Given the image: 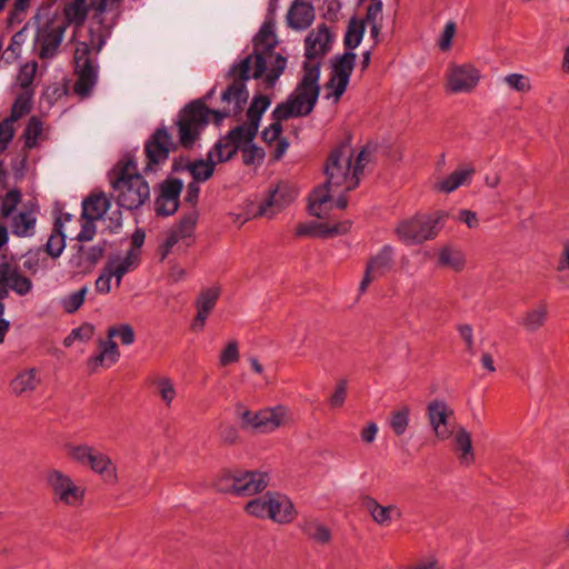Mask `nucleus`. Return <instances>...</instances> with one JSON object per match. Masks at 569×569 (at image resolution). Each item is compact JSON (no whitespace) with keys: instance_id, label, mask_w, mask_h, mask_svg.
Here are the masks:
<instances>
[{"instance_id":"nucleus-1","label":"nucleus","mask_w":569,"mask_h":569,"mask_svg":"<svg viewBox=\"0 0 569 569\" xmlns=\"http://www.w3.org/2000/svg\"><path fill=\"white\" fill-rule=\"evenodd\" d=\"M122 0H90L94 11L92 23L82 40L76 42L73 61L77 81L73 91L88 98L98 82L99 64L97 57L111 37L122 13Z\"/></svg>"},{"instance_id":"nucleus-2","label":"nucleus","mask_w":569,"mask_h":569,"mask_svg":"<svg viewBox=\"0 0 569 569\" xmlns=\"http://www.w3.org/2000/svg\"><path fill=\"white\" fill-rule=\"evenodd\" d=\"M232 82L221 94L222 102L227 106L221 110L209 109L202 99H197L186 104L179 112L176 124L180 144L191 149L199 139L201 132L209 123V116L212 114L214 123L219 126L224 118L237 116L248 101L249 92L247 80L239 77H231Z\"/></svg>"},{"instance_id":"nucleus-3","label":"nucleus","mask_w":569,"mask_h":569,"mask_svg":"<svg viewBox=\"0 0 569 569\" xmlns=\"http://www.w3.org/2000/svg\"><path fill=\"white\" fill-rule=\"evenodd\" d=\"M352 156V148L348 143H341L330 152L325 166L327 180L309 196L308 211L311 216L326 218L328 203L331 201L330 187H343L345 191H351L359 186L369 156L367 150L362 149L353 166Z\"/></svg>"},{"instance_id":"nucleus-4","label":"nucleus","mask_w":569,"mask_h":569,"mask_svg":"<svg viewBox=\"0 0 569 569\" xmlns=\"http://www.w3.org/2000/svg\"><path fill=\"white\" fill-rule=\"evenodd\" d=\"M253 50L240 61L233 63L228 77H239L242 80L263 78L266 89H273L287 68V58L274 53L278 44L274 26L264 21L252 39Z\"/></svg>"},{"instance_id":"nucleus-5","label":"nucleus","mask_w":569,"mask_h":569,"mask_svg":"<svg viewBox=\"0 0 569 569\" xmlns=\"http://www.w3.org/2000/svg\"><path fill=\"white\" fill-rule=\"evenodd\" d=\"M320 62H303L302 76L295 90L288 96L286 101L276 106L277 117L280 119H290L310 114L320 96Z\"/></svg>"},{"instance_id":"nucleus-6","label":"nucleus","mask_w":569,"mask_h":569,"mask_svg":"<svg viewBox=\"0 0 569 569\" xmlns=\"http://www.w3.org/2000/svg\"><path fill=\"white\" fill-rule=\"evenodd\" d=\"M117 192V203L127 210L140 208L150 197V188L144 178L137 171V163L129 159L111 182Z\"/></svg>"},{"instance_id":"nucleus-7","label":"nucleus","mask_w":569,"mask_h":569,"mask_svg":"<svg viewBox=\"0 0 569 569\" xmlns=\"http://www.w3.org/2000/svg\"><path fill=\"white\" fill-rule=\"evenodd\" d=\"M54 2L56 0L42 4L34 16L38 29L33 49L41 59H52L57 56L67 29V22H56L52 19L51 8Z\"/></svg>"},{"instance_id":"nucleus-8","label":"nucleus","mask_w":569,"mask_h":569,"mask_svg":"<svg viewBox=\"0 0 569 569\" xmlns=\"http://www.w3.org/2000/svg\"><path fill=\"white\" fill-rule=\"evenodd\" d=\"M445 218L443 212H436L430 216L418 214L401 221L396 228V233L407 246L419 244L437 237L443 226Z\"/></svg>"},{"instance_id":"nucleus-9","label":"nucleus","mask_w":569,"mask_h":569,"mask_svg":"<svg viewBox=\"0 0 569 569\" xmlns=\"http://www.w3.org/2000/svg\"><path fill=\"white\" fill-rule=\"evenodd\" d=\"M267 486V475L258 471H228L216 481L218 491L237 497L253 496L261 492Z\"/></svg>"},{"instance_id":"nucleus-10","label":"nucleus","mask_w":569,"mask_h":569,"mask_svg":"<svg viewBox=\"0 0 569 569\" xmlns=\"http://www.w3.org/2000/svg\"><path fill=\"white\" fill-rule=\"evenodd\" d=\"M46 480L54 502L70 507L82 503L84 490L77 486L71 478L62 471L57 469L50 470L47 473Z\"/></svg>"},{"instance_id":"nucleus-11","label":"nucleus","mask_w":569,"mask_h":569,"mask_svg":"<svg viewBox=\"0 0 569 569\" xmlns=\"http://www.w3.org/2000/svg\"><path fill=\"white\" fill-rule=\"evenodd\" d=\"M172 150H176V144L168 129L164 126L156 129L144 143L147 164L143 171H156L154 167L166 162Z\"/></svg>"},{"instance_id":"nucleus-12","label":"nucleus","mask_w":569,"mask_h":569,"mask_svg":"<svg viewBox=\"0 0 569 569\" xmlns=\"http://www.w3.org/2000/svg\"><path fill=\"white\" fill-rule=\"evenodd\" d=\"M356 59L355 52L346 51L343 54L336 56L331 60V76L327 82V88L332 90L336 101L342 97L349 84Z\"/></svg>"},{"instance_id":"nucleus-13","label":"nucleus","mask_w":569,"mask_h":569,"mask_svg":"<svg viewBox=\"0 0 569 569\" xmlns=\"http://www.w3.org/2000/svg\"><path fill=\"white\" fill-rule=\"evenodd\" d=\"M393 264L395 250L390 244H385L376 256L368 260L359 291L365 292L373 280L383 277L393 268Z\"/></svg>"},{"instance_id":"nucleus-14","label":"nucleus","mask_w":569,"mask_h":569,"mask_svg":"<svg viewBox=\"0 0 569 569\" xmlns=\"http://www.w3.org/2000/svg\"><path fill=\"white\" fill-rule=\"evenodd\" d=\"M69 455L79 463L90 466L97 473L103 475L108 472L109 476H114V468L110 458L87 445L71 447Z\"/></svg>"},{"instance_id":"nucleus-15","label":"nucleus","mask_w":569,"mask_h":569,"mask_svg":"<svg viewBox=\"0 0 569 569\" xmlns=\"http://www.w3.org/2000/svg\"><path fill=\"white\" fill-rule=\"evenodd\" d=\"M331 34L329 28L322 23L312 30L305 39V62H320L330 50Z\"/></svg>"},{"instance_id":"nucleus-16","label":"nucleus","mask_w":569,"mask_h":569,"mask_svg":"<svg viewBox=\"0 0 569 569\" xmlns=\"http://www.w3.org/2000/svg\"><path fill=\"white\" fill-rule=\"evenodd\" d=\"M297 196L298 189L293 184L281 181L270 191L264 203L260 206L259 214L272 217L276 212L291 203Z\"/></svg>"},{"instance_id":"nucleus-17","label":"nucleus","mask_w":569,"mask_h":569,"mask_svg":"<svg viewBox=\"0 0 569 569\" xmlns=\"http://www.w3.org/2000/svg\"><path fill=\"white\" fill-rule=\"evenodd\" d=\"M251 141H253V139L247 137L246 124L234 127L222 139L217 141L213 147L218 156V162L230 160L241 150L244 142Z\"/></svg>"},{"instance_id":"nucleus-18","label":"nucleus","mask_w":569,"mask_h":569,"mask_svg":"<svg viewBox=\"0 0 569 569\" xmlns=\"http://www.w3.org/2000/svg\"><path fill=\"white\" fill-rule=\"evenodd\" d=\"M453 411L442 400H432L427 406V416L435 435L440 440H446L452 435L449 418Z\"/></svg>"},{"instance_id":"nucleus-19","label":"nucleus","mask_w":569,"mask_h":569,"mask_svg":"<svg viewBox=\"0 0 569 569\" xmlns=\"http://www.w3.org/2000/svg\"><path fill=\"white\" fill-rule=\"evenodd\" d=\"M479 79V71L472 66H455L448 73V89L453 93L469 92L478 84Z\"/></svg>"},{"instance_id":"nucleus-20","label":"nucleus","mask_w":569,"mask_h":569,"mask_svg":"<svg viewBox=\"0 0 569 569\" xmlns=\"http://www.w3.org/2000/svg\"><path fill=\"white\" fill-rule=\"evenodd\" d=\"M256 419V431L261 433L272 432L287 422L288 409L282 405L263 408L258 411Z\"/></svg>"},{"instance_id":"nucleus-21","label":"nucleus","mask_w":569,"mask_h":569,"mask_svg":"<svg viewBox=\"0 0 569 569\" xmlns=\"http://www.w3.org/2000/svg\"><path fill=\"white\" fill-rule=\"evenodd\" d=\"M315 19V9L306 0H295L287 13L290 28L296 30L307 29Z\"/></svg>"},{"instance_id":"nucleus-22","label":"nucleus","mask_w":569,"mask_h":569,"mask_svg":"<svg viewBox=\"0 0 569 569\" xmlns=\"http://www.w3.org/2000/svg\"><path fill=\"white\" fill-rule=\"evenodd\" d=\"M11 217V231L14 236L26 238L34 234L37 214L32 204H23L22 210Z\"/></svg>"},{"instance_id":"nucleus-23","label":"nucleus","mask_w":569,"mask_h":569,"mask_svg":"<svg viewBox=\"0 0 569 569\" xmlns=\"http://www.w3.org/2000/svg\"><path fill=\"white\" fill-rule=\"evenodd\" d=\"M270 104H271V99L268 96L256 94L252 98L251 103L247 110L248 124H246V129H247V137L249 139L256 138L258 130H259L260 120H261L263 113L270 107Z\"/></svg>"},{"instance_id":"nucleus-24","label":"nucleus","mask_w":569,"mask_h":569,"mask_svg":"<svg viewBox=\"0 0 569 569\" xmlns=\"http://www.w3.org/2000/svg\"><path fill=\"white\" fill-rule=\"evenodd\" d=\"M269 519L278 523H288L293 519L295 508L288 497L269 491Z\"/></svg>"},{"instance_id":"nucleus-25","label":"nucleus","mask_w":569,"mask_h":569,"mask_svg":"<svg viewBox=\"0 0 569 569\" xmlns=\"http://www.w3.org/2000/svg\"><path fill=\"white\" fill-rule=\"evenodd\" d=\"M100 352L88 359V367L91 371H96L99 367L109 368L114 365L119 358L120 352L118 345L108 338L107 340L99 341Z\"/></svg>"},{"instance_id":"nucleus-26","label":"nucleus","mask_w":569,"mask_h":569,"mask_svg":"<svg viewBox=\"0 0 569 569\" xmlns=\"http://www.w3.org/2000/svg\"><path fill=\"white\" fill-rule=\"evenodd\" d=\"M40 381L37 369H26L11 380L10 389L16 396L29 395L37 389Z\"/></svg>"},{"instance_id":"nucleus-27","label":"nucleus","mask_w":569,"mask_h":569,"mask_svg":"<svg viewBox=\"0 0 569 569\" xmlns=\"http://www.w3.org/2000/svg\"><path fill=\"white\" fill-rule=\"evenodd\" d=\"M110 207L109 199L103 194H91L82 201L83 219L99 220L108 211Z\"/></svg>"},{"instance_id":"nucleus-28","label":"nucleus","mask_w":569,"mask_h":569,"mask_svg":"<svg viewBox=\"0 0 569 569\" xmlns=\"http://www.w3.org/2000/svg\"><path fill=\"white\" fill-rule=\"evenodd\" d=\"M548 317V307L546 303H540L538 307L528 310L522 319L520 320V325L527 332H536L541 329Z\"/></svg>"},{"instance_id":"nucleus-29","label":"nucleus","mask_w":569,"mask_h":569,"mask_svg":"<svg viewBox=\"0 0 569 569\" xmlns=\"http://www.w3.org/2000/svg\"><path fill=\"white\" fill-rule=\"evenodd\" d=\"M138 256V252H134L133 249H130L124 258L118 261H113L106 267L111 276L116 278L118 287L121 284L123 276L137 267L139 261Z\"/></svg>"},{"instance_id":"nucleus-30","label":"nucleus","mask_w":569,"mask_h":569,"mask_svg":"<svg viewBox=\"0 0 569 569\" xmlns=\"http://www.w3.org/2000/svg\"><path fill=\"white\" fill-rule=\"evenodd\" d=\"M216 161L213 160V151H209L207 159H198L190 166V174L193 181L204 182L210 179L214 172Z\"/></svg>"},{"instance_id":"nucleus-31","label":"nucleus","mask_w":569,"mask_h":569,"mask_svg":"<svg viewBox=\"0 0 569 569\" xmlns=\"http://www.w3.org/2000/svg\"><path fill=\"white\" fill-rule=\"evenodd\" d=\"M456 451H460L459 460L461 465L469 466L475 460L471 438L465 428H460L455 435Z\"/></svg>"},{"instance_id":"nucleus-32","label":"nucleus","mask_w":569,"mask_h":569,"mask_svg":"<svg viewBox=\"0 0 569 569\" xmlns=\"http://www.w3.org/2000/svg\"><path fill=\"white\" fill-rule=\"evenodd\" d=\"M366 31L365 21L351 18L348 22L343 37V44L348 51L353 50L360 44Z\"/></svg>"},{"instance_id":"nucleus-33","label":"nucleus","mask_w":569,"mask_h":569,"mask_svg":"<svg viewBox=\"0 0 569 569\" xmlns=\"http://www.w3.org/2000/svg\"><path fill=\"white\" fill-rule=\"evenodd\" d=\"M300 528L302 532L311 540L325 545L330 541V530L317 520H305Z\"/></svg>"},{"instance_id":"nucleus-34","label":"nucleus","mask_w":569,"mask_h":569,"mask_svg":"<svg viewBox=\"0 0 569 569\" xmlns=\"http://www.w3.org/2000/svg\"><path fill=\"white\" fill-rule=\"evenodd\" d=\"M465 254L459 249L445 247L439 251L438 264L451 268L455 271H461L465 268Z\"/></svg>"},{"instance_id":"nucleus-35","label":"nucleus","mask_w":569,"mask_h":569,"mask_svg":"<svg viewBox=\"0 0 569 569\" xmlns=\"http://www.w3.org/2000/svg\"><path fill=\"white\" fill-rule=\"evenodd\" d=\"M473 169L466 168L453 171L437 184L438 190L449 193L462 186L471 177Z\"/></svg>"},{"instance_id":"nucleus-36","label":"nucleus","mask_w":569,"mask_h":569,"mask_svg":"<svg viewBox=\"0 0 569 569\" xmlns=\"http://www.w3.org/2000/svg\"><path fill=\"white\" fill-rule=\"evenodd\" d=\"M89 9L92 8L90 7V3L87 4V0H72L67 3L63 9L67 24L69 22L82 24L87 18Z\"/></svg>"},{"instance_id":"nucleus-37","label":"nucleus","mask_w":569,"mask_h":569,"mask_svg":"<svg viewBox=\"0 0 569 569\" xmlns=\"http://www.w3.org/2000/svg\"><path fill=\"white\" fill-rule=\"evenodd\" d=\"M363 506L372 517L373 521L380 526H388L390 521L389 506H381L376 499L366 497Z\"/></svg>"},{"instance_id":"nucleus-38","label":"nucleus","mask_w":569,"mask_h":569,"mask_svg":"<svg viewBox=\"0 0 569 569\" xmlns=\"http://www.w3.org/2000/svg\"><path fill=\"white\" fill-rule=\"evenodd\" d=\"M32 96L33 91H23L18 94L11 107V112L8 118L16 122L23 116L28 114L31 110Z\"/></svg>"},{"instance_id":"nucleus-39","label":"nucleus","mask_w":569,"mask_h":569,"mask_svg":"<svg viewBox=\"0 0 569 569\" xmlns=\"http://www.w3.org/2000/svg\"><path fill=\"white\" fill-rule=\"evenodd\" d=\"M88 287L83 286L79 290L73 291L60 299V306L64 312L72 315L77 312L86 300Z\"/></svg>"},{"instance_id":"nucleus-40","label":"nucleus","mask_w":569,"mask_h":569,"mask_svg":"<svg viewBox=\"0 0 569 569\" xmlns=\"http://www.w3.org/2000/svg\"><path fill=\"white\" fill-rule=\"evenodd\" d=\"M61 219H57L54 222V230L57 234H51L47 244L46 250L52 258H58L66 247V236L61 232Z\"/></svg>"},{"instance_id":"nucleus-41","label":"nucleus","mask_w":569,"mask_h":569,"mask_svg":"<svg viewBox=\"0 0 569 569\" xmlns=\"http://www.w3.org/2000/svg\"><path fill=\"white\" fill-rule=\"evenodd\" d=\"M410 409L408 406H403L400 409L391 412L389 418V427L396 436H402L409 425Z\"/></svg>"},{"instance_id":"nucleus-42","label":"nucleus","mask_w":569,"mask_h":569,"mask_svg":"<svg viewBox=\"0 0 569 569\" xmlns=\"http://www.w3.org/2000/svg\"><path fill=\"white\" fill-rule=\"evenodd\" d=\"M42 132V121L38 117H31L23 130L22 138L24 149H32L37 144V140Z\"/></svg>"},{"instance_id":"nucleus-43","label":"nucleus","mask_w":569,"mask_h":569,"mask_svg":"<svg viewBox=\"0 0 569 569\" xmlns=\"http://www.w3.org/2000/svg\"><path fill=\"white\" fill-rule=\"evenodd\" d=\"M183 189V182L181 179L178 178H171L164 180L160 184V196L161 199H164L167 201H176L179 203V197Z\"/></svg>"},{"instance_id":"nucleus-44","label":"nucleus","mask_w":569,"mask_h":569,"mask_svg":"<svg viewBox=\"0 0 569 569\" xmlns=\"http://www.w3.org/2000/svg\"><path fill=\"white\" fill-rule=\"evenodd\" d=\"M22 193L18 188L9 190L1 198L0 214L2 218H9L13 214L17 206L21 202Z\"/></svg>"},{"instance_id":"nucleus-45","label":"nucleus","mask_w":569,"mask_h":569,"mask_svg":"<svg viewBox=\"0 0 569 569\" xmlns=\"http://www.w3.org/2000/svg\"><path fill=\"white\" fill-rule=\"evenodd\" d=\"M220 296L219 288H208L203 290L196 301L198 311L209 315L214 308Z\"/></svg>"},{"instance_id":"nucleus-46","label":"nucleus","mask_w":569,"mask_h":569,"mask_svg":"<svg viewBox=\"0 0 569 569\" xmlns=\"http://www.w3.org/2000/svg\"><path fill=\"white\" fill-rule=\"evenodd\" d=\"M269 491L247 502L244 510L257 518H269Z\"/></svg>"},{"instance_id":"nucleus-47","label":"nucleus","mask_w":569,"mask_h":569,"mask_svg":"<svg viewBox=\"0 0 569 569\" xmlns=\"http://www.w3.org/2000/svg\"><path fill=\"white\" fill-rule=\"evenodd\" d=\"M197 221L198 212L192 210L181 218L179 226L174 229L183 240H187V246L191 243V237Z\"/></svg>"},{"instance_id":"nucleus-48","label":"nucleus","mask_w":569,"mask_h":569,"mask_svg":"<svg viewBox=\"0 0 569 569\" xmlns=\"http://www.w3.org/2000/svg\"><path fill=\"white\" fill-rule=\"evenodd\" d=\"M153 385L162 401L166 403V406L170 407L177 397V391L172 380L167 377H160L153 381Z\"/></svg>"},{"instance_id":"nucleus-49","label":"nucleus","mask_w":569,"mask_h":569,"mask_svg":"<svg viewBox=\"0 0 569 569\" xmlns=\"http://www.w3.org/2000/svg\"><path fill=\"white\" fill-rule=\"evenodd\" d=\"M37 69L38 63L36 61L27 62L21 66L17 77V82L23 89V91H32L31 86L34 80Z\"/></svg>"},{"instance_id":"nucleus-50","label":"nucleus","mask_w":569,"mask_h":569,"mask_svg":"<svg viewBox=\"0 0 569 569\" xmlns=\"http://www.w3.org/2000/svg\"><path fill=\"white\" fill-rule=\"evenodd\" d=\"M242 160L247 166L260 163L264 159V150L251 142H244L241 147Z\"/></svg>"},{"instance_id":"nucleus-51","label":"nucleus","mask_w":569,"mask_h":569,"mask_svg":"<svg viewBox=\"0 0 569 569\" xmlns=\"http://www.w3.org/2000/svg\"><path fill=\"white\" fill-rule=\"evenodd\" d=\"M9 288L19 296H26L32 289V282L29 278L22 276L19 270L13 272L8 281Z\"/></svg>"},{"instance_id":"nucleus-52","label":"nucleus","mask_w":569,"mask_h":569,"mask_svg":"<svg viewBox=\"0 0 569 569\" xmlns=\"http://www.w3.org/2000/svg\"><path fill=\"white\" fill-rule=\"evenodd\" d=\"M113 337L120 338L122 345L130 346L134 342V332L131 326L123 323L118 327H110L108 329V338L112 340Z\"/></svg>"},{"instance_id":"nucleus-53","label":"nucleus","mask_w":569,"mask_h":569,"mask_svg":"<svg viewBox=\"0 0 569 569\" xmlns=\"http://www.w3.org/2000/svg\"><path fill=\"white\" fill-rule=\"evenodd\" d=\"M271 118L273 120L272 123L269 127L264 128L261 133L263 141L267 143H271V142L278 140L283 130L281 122L284 119H280L277 117L276 108L273 109V111L271 113Z\"/></svg>"},{"instance_id":"nucleus-54","label":"nucleus","mask_w":569,"mask_h":569,"mask_svg":"<svg viewBox=\"0 0 569 569\" xmlns=\"http://www.w3.org/2000/svg\"><path fill=\"white\" fill-rule=\"evenodd\" d=\"M14 121L6 118L0 123V153L6 151L14 136Z\"/></svg>"},{"instance_id":"nucleus-55","label":"nucleus","mask_w":569,"mask_h":569,"mask_svg":"<svg viewBox=\"0 0 569 569\" xmlns=\"http://www.w3.org/2000/svg\"><path fill=\"white\" fill-rule=\"evenodd\" d=\"M30 0H14L12 9L8 14V22L10 24L20 23L27 14Z\"/></svg>"},{"instance_id":"nucleus-56","label":"nucleus","mask_w":569,"mask_h":569,"mask_svg":"<svg viewBox=\"0 0 569 569\" xmlns=\"http://www.w3.org/2000/svg\"><path fill=\"white\" fill-rule=\"evenodd\" d=\"M505 82L518 92H527L530 90V81L528 77L520 73H510L505 77Z\"/></svg>"},{"instance_id":"nucleus-57","label":"nucleus","mask_w":569,"mask_h":569,"mask_svg":"<svg viewBox=\"0 0 569 569\" xmlns=\"http://www.w3.org/2000/svg\"><path fill=\"white\" fill-rule=\"evenodd\" d=\"M239 359V348L237 341H230L227 347L222 350L220 356V365L228 366L237 362Z\"/></svg>"},{"instance_id":"nucleus-58","label":"nucleus","mask_w":569,"mask_h":569,"mask_svg":"<svg viewBox=\"0 0 569 569\" xmlns=\"http://www.w3.org/2000/svg\"><path fill=\"white\" fill-rule=\"evenodd\" d=\"M179 206L176 201H167L161 199L159 194L154 202V210L158 216L168 217L173 214L178 210Z\"/></svg>"},{"instance_id":"nucleus-59","label":"nucleus","mask_w":569,"mask_h":569,"mask_svg":"<svg viewBox=\"0 0 569 569\" xmlns=\"http://www.w3.org/2000/svg\"><path fill=\"white\" fill-rule=\"evenodd\" d=\"M456 33V23L453 21H448L445 26V29L442 31L440 41H439V48L442 51L448 50L451 47L452 38Z\"/></svg>"},{"instance_id":"nucleus-60","label":"nucleus","mask_w":569,"mask_h":569,"mask_svg":"<svg viewBox=\"0 0 569 569\" xmlns=\"http://www.w3.org/2000/svg\"><path fill=\"white\" fill-rule=\"evenodd\" d=\"M83 220L84 221L81 224V230L77 234V240L81 241V242L92 240L96 234V226H94L96 220H90V219H83Z\"/></svg>"},{"instance_id":"nucleus-61","label":"nucleus","mask_w":569,"mask_h":569,"mask_svg":"<svg viewBox=\"0 0 569 569\" xmlns=\"http://www.w3.org/2000/svg\"><path fill=\"white\" fill-rule=\"evenodd\" d=\"M94 335V327L91 323H83L80 327L72 329V338L80 341H89Z\"/></svg>"},{"instance_id":"nucleus-62","label":"nucleus","mask_w":569,"mask_h":569,"mask_svg":"<svg viewBox=\"0 0 569 569\" xmlns=\"http://www.w3.org/2000/svg\"><path fill=\"white\" fill-rule=\"evenodd\" d=\"M382 12V2L380 0H376V2L369 4L367 7L365 24L366 23H378L377 20Z\"/></svg>"},{"instance_id":"nucleus-63","label":"nucleus","mask_w":569,"mask_h":569,"mask_svg":"<svg viewBox=\"0 0 569 569\" xmlns=\"http://www.w3.org/2000/svg\"><path fill=\"white\" fill-rule=\"evenodd\" d=\"M112 276L109 270L106 268L104 271L98 277L96 280V290L99 293H109L110 292V282Z\"/></svg>"},{"instance_id":"nucleus-64","label":"nucleus","mask_w":569,"mask_h":569,"mask_svg":"<svg viewBox=\"0 0 569 569\" xmlns=\"http://www.w3.org/2000/svg\"><path fill=\"white\" fill-rule=\"evenodd\" d=\"M199 193H200L199 182H197V181L189 182L187 186L186 194H184V201L187 203H190L192 207H194L196 203L198 202Z\"/></svg>"}]
</instances>
